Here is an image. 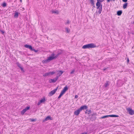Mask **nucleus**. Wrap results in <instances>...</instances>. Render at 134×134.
Here are the masks:
<instances>
[{
  "instance_id": "f257e3e1",
  "label": "nucleus",
  "mask_w": 134,
  "mask_h": 134,
  "mask_svg": "<svg viewBox=\"0 0 134 134\" xmlns=\"http://www.w3.org/2000/svg\"><path fill=\"white\" fill-rule=\"evenodd\" d=\"M59 54H60L59 53L56 56H54V54H52L51 56L49 57L47 59L44 61V63H47L49 62V61L52 60L54 59H55L57 58Z\"/></svg>"
},
{
  "instance_id": "f03ea898",
  "label": "nucleus",
  "mask_w": 134,
  "mask_h": 134,
  "mask_svg": "<svg viewBox=\"0 0 134 134\" xmlns=\"http://www.w3.org/2000/svg\"><path fill=\"white\" fill-rule=\"evenodd\" d=\"M96 6H97V8L98 10V14H100L102 10V5L98 4L97 5L96 4Z\"/></svg>"
},
{
  "instance_id": "7ed1b4c3",
  "label": "nucleus",
  "mask_w": 134,
  "mask_h": 134,
  "mask_svg": "<svg viewBox=\"0 0 134 134\" xmlns=\"http://www.w3.org/2000/svg\"><path fill=\"white\" fill-rule=\"evenodd\" d=\"M119 117V116L118 115H105V116H102V117H101L100 118V119H104V118H107V117Z\"/></svg>"
},
{
  "instance_id": "20e7f679",
  "label": "nucleus",
  "mask_w": 134,
  "mask_h": 134,
  "mask_svg": "<svg viewBox=\"0 0 134 134\" xmlns=\"http://www.w3.org/2000/svg\"><path fill=\"white\" fill-rule=\"evenodd\" d=\"M58 87H57L55 89L53 90L52 91H51L49 93V96H52L55 93L56 91H57Z\"/></svg>"
},
{
  "instance_id": "39448f33",
  "label": "nucleus",
  "mask_w": 134,
  "mask_h": 134,
  "mask_svg": "<svg viewBox=\"0 0 134 134\" xmlns=\"http://www.w3.org/2000/svg\"><path fill=\"white\" fill-rule=\"evenodd\" d=\"M127 110L130 115H132L134 114V111L132 110V109L130 108L127 109Z\"/></svg>"
},
{
  "instance_id": "423d86ee",
  "label": "nucleus",
  "mask_w": 134,
  "mask_h": 134,
  "mask_svg": "<svg viewBox=\"0 0 134 134\" xmlns=\"http://www.w3.org/2000/svg\"><path fill=\"white\" fill-rule=\"evenodd\" d=\"M88 44V48H94L96 47V45L93 43H90Z\"/></svg>"
},
{
  "instance_id": "0eeeda50",
  "label": "nucleus",
  "mask_w": 134,
  "mask_h": 134,
  "mask_svg": "<svg viewBox=\"0 0 134 134\" xmlns=\"http://www.w3.org/2000/svg\"><path fill=\"white\" fill-rule=\"evenodd\" d=\"M30 107L27 106L26 108L24 109L21 112V114L23 115L26 111L29 110L30 108Z\"/></svg>"
},
{
  "instance_id": "6e6552de",
  "label": "nucleus",
  "mask_w": 134,
  "mask_h": 134,
  "mask_svg": "<svg viewBox=\"0 0 134 134\" xmlns=\"http://www.w3.org/2000/svg\"><path fill=\"white\" fill-rule=\"evenodd\" d=\"M55 72H56L57 73V76H59V77L64 72V71L62 70H56Z\"/></svg>"
},
{
  "instance_id": "1a4fd4ad",
  "label": "nucleus",
  "mask_w": 134,
  "mask_h": 134,
  "mask_svg": "<svg viewBox=\"0 0 134 134\" xmlns=\"http://www.w3.org/2000/svg\"><path fill=\"white\" fill-rule=\"evenodd\" d=\"M52 119L50 116H47L45 119L43 120V122H45L48 120H52Z\"/></svg>"
},
{
  "instance_id": "9d476101",
  "label": "nucleus",
  "mask_w": 134,
  "mask_h": 134,
  "mask_svg": "<svg viewBox=\"0 0 134 134\" xmlns=\"http://www.w3.org/2000/svg\"><path fill=\"white\" fill-rule=\"evenodd\" d=\"M88 107L86 105H84L81 106L79 109H80V110L81 111L82 110L86 109Z\"/></svg>"
},
{
  "instance_id": "9b49d317",
  "label": "nucleus",
  "mask_w": 134,
  "mask_h": 134,
  "mask_svg": "<svg viewBox=\"0 0 134 134\" xmlns=\"http://www.w3.org/2000/svg\"><path fill=\"white\" fill-rule=\"evenodd\" d=\"M81 111L79 109L74 111V114L75 115H77L79 114Z\"/></svg>"
},
{
  "instance_id": "f8f14e48",
  "label": "nucleus",
  "mask_w": 134,
  "mask_h": 134,
  "mask_svg": "<svg viewBox=\"0 0 134 134\" xmlns=\"http://www.w3.org/2000/svg\"><path fill=\"white\" fill-rule=\"evenodd\" d=\"M24 47L26 48L30 49L31 50L32 48L31 46L28 45L27 44L24 45Z\"/></svg>"
},
{
  "instance_id": "ddd939ff",
  "label": "nucleus",
  "mask_w": 134,
  "mask_h": 134,
  "mask_svg": "<svg viewBox=\"0 0 134 134\" xmlns=\"http://www.w3.org/2000/svg\"><path fill=\"white\" fill-rule=\"evenodd\" d=\"M104 1V0H97V2L96 4L97 5L98 4L102 5L101 3Z\"/></svg>"
},
{
  "instance_id": "4468645a",
  "label": "nucleus",
  "mask_w": 134,
  "mask_h": 134,
  "mask_svg": "<svg viewBox=\"0 0 134 134\" xmlns=\"http://www.w3.org/2000/svg\"><path fill=\"white\" fill-rule=\"evenodd\" d=\"M110 82L109 81H106V82L104 83V86L105 88L107 87V86H109Z\"/></svg>"
},
{
  "instance_id": "2eb2a0df",
  "label": "nucleus",
  "mask_w": 134,
  "mask_h": 134,
  "mask_svg": "<svg viewBox=\"0 0 134 134\" xmlns=\"http://www.w3.org/2000/svg\"><path fill=\"white\" fill-rule=\"evenodd\" d=\"M16 64L17 66L20 69L21 71L23 70V68L21 67L20 64L18 62H17L16 63Z\"/></svg>"
},
{
  "instance_id": "dca6fc26",
  "label": "nucleus",
  "mask_w": 134,
  "mask_h": 134,
  "mask_svg": "<svg viewBox=\"0 0 134 134\" xmlns=\"http://www.w3.org/2000/svg\"><path fill=\"white\" fill-rule=\"evenodd\" d=\"M122 13V10H119L117 11V14L118 16L120 15Z\"/></svg>"
},
{
  "instance_id": "f3484780",
  "label": "nucleus",
  "mask_w": 134,
  "mask_h": 134,
  "mask_svg": "<svg viewBox=\"0 0 134 134\" xmlns=\"http://www.w3.org/2000/svg\"><path fill=\"white\" fill-rule=\"evenodd\" d=\"M18 13L17 12H15V13H14V17L15 18H17L18 16Z\"/></svg>"
},
{
  "instance_id": "a211bd4d",
  "label": "nucleus",
  "mask_w": 134,
  "mask_h": 134,
  "mask_svg": "<svg viewBox=\"0 0 134 134\" xmlns=\"http://www.w3.org/2000/svg\"><path fill=\"white\" fill-rule=\"evenodd\" d=\"M68 90V87L67 86H65L62 90L64 91L65 92L67 91Z\"/></svg>"
},
{
  "instance_id": "6ab92c4d",
  "label": "nucleus",
  "mask_w": 134,
  "mask_h": 134,
  "mask_svg": "<svg viewBox=\"0 0 134 134\" xmlns=\"http://www.w3.org/2000/svg\"><path fill=\"white\" fill-rule=\"evenodd\" d=\"M52 12L53 13L56 14H59V12L57 10H52Z\"/></svg>"
},
{
  "instance_id": "aec40b11",
  "label": "nucleus",
  "mask_w": 134,
  "mask_h": 134,
  "mask_svg": "<svg viewBox=\"0 0 134 134\" xmlns=\"http://www.w3.org/2000/svg\"><path fill=\"white\" fill-rule=\"evenodd\" d=\"M127 6V3H125L124 4H123V8L124 9H125L126 8Z\"/></svg>"
},
{
  "instance_id": "412c9836",
  "label": "nucleus",
  "mask_w": 134,
  "mask_h": 134,
  "mask_svg": "<svg viewBox=\"0 0 134 134\" xmlns=\"http://www.w3.org/2000/svg\"><path fill=\"white\" fill-rule=\"evenodd\" d=\"M82 48L84 49H86L87 48H88V44H87L83 46L82 47Z\"/></svg>"
},
{
  "instance_id": "4be33fe9",
  "label": "nucleus",
  "mask_w": 134,
  "mask_h": 134,
  "mask_svg": "<svg viewBox=\"0 0 134 134\" xmlns=\"http://www.w3.org/2000/svg\"><path fill=\"white\" fill-rule=\"evenodd\" d=\"M49 75H53L54 74H55V73H56V72L55 71H52V72H49Z\"/></svg>"
},
{
  "instance_id": "5701e85b",
  "label": "nucleus",
  "mask_w": 134,
  "mask_h": 134,
  "mask_svg": "<svg viewBox=\"0 0 134 134\" xmlns=\"http://www.w3.org/2000/svg\"><path fill=\"white\" fill-rule=\"evenodd\" d=\"M49 75V72H47L45 73L43 75V76H46Z\"/></svg>"
},
{
  "instance_id": "b1692460",
  "label": "nucleus",
  "mask_w": 134,
  "mask_h": 134,
  "mask_svg": "<svg viewBox=\"0 0 134 134\" xmlns=\"http://www.w3.org/2000/svg\"><path fill=\"white\" fill-rule=\"evenodd\" d=\"M49 82L50 83H54L56 82L54 79H51L50 80H49Z\"/></svg>"
},
{
  "instance_id": "393cba45",
  "label": "nucleus",
  "mask_w": 134,
  "mask_h": 134,
  "mask_svg": "<svg viewBox=\"0 0 134 134\" xmlns=\"http://www.w3.org/2000/svg\"><path fill=\"white\" fill-rule=\"evenodd\" d=\"M40 101V102H41V103H43L45 102V99L44 98L41 99Z\"/></svg>"
},
{
  "instance_id": "a878e982",
  "label": "nucleus",
  "mask_w": 134,
  "mask_h": 134,
  "mask_svg": "<svg viewBox=\"0 0 134 134\" xmlns=\"http://www.w3.org/2000/svg\"><path fill=\"white\" fill-rule=\"evenodd\" d=\"M91 3L92 5H94V0H90Z\"/></svg>"
},
{
  "instance_id": "bb28decb",
  "label": "nucleus",
  "mask_w": 134,
  "mask_h": 134,
  "mask_svg": "<svg viewBox=\"0 0 134 134\" xmlns=\"http://www.w3.org/2000/svg\"><path fill=\"white\" fill-rule=\"evenodd\" d=\"M97 115L96 113H94L92 114V115L96 119V115Z\"/></svg>"
},
{
  "instance_id": "cd10ccee",
  "label": "nucleus",
  "mask_w": 134,
  "mask_h": 134,
  "mask_svg": "<svg viewBox=\"0 0 134 134\" xmlns=\"http://www.w3.org/2000/svg\"><path fill=\"white\" fill-rule=\"evenodd\" d=\"M59 76H57L54 79L55 82L57 80L58 78H59Z\"/></svg>"
},
{
  "instance_id": "c85d7f7f",
  "label": "nucleus",
  "mask_w": 134,
  "mask_h": 134,
  "mask_svg": "<svg viewBox=\"0 0 134 134\" xmlns=\"http://www.w3.org/2000/svg\"><path fill=\"white\" fill-rule=\"evenodd\" d=\"M66 30V32L67 33H69L70 32V30H69L67 28H65Z\"/></svg>"
},
{
  "instance_id": "c756f323",
  "label": "nucleus",
  "mask_w": 134,
  "mask_h": 134,
  "mask_svg": "<svg viewBox=\"0 0 134 134\" xmlns=\"http://www.w3.org/2000/svg\"><path fill=\"white\" fill-rule=\"evenodd\" d=\"M63 95V94L60 93V95H59V96H58V98L59 99V98H60Z\"/></svg>"
},
{
  "instance_id": "7c9ffc66",
  "label": "nucleus",
  "mask_w": 134,
  "mask_h": 134,
  "mask_svg": "<svg viewBox=\"0 0 134 134\" xmlns=\"http://www.w3.org/2000/svg\"><path fill=\"white\" fill-rule=\"evenodd\" d=\"M2 6L3 7H5L6 6V4L5 3H3L2 4Z\"/></svg>"
},
{
  "instance_id": "2f4dec72",
  "label": "nucleus",
  "mask_w": 134,
  "mask_h": 134,
  "mask_svg": "<svg viewBox=\"0 0 134 134\" xmlns=\"http://www.w3.org/2000/svg\"><path fill=\"white\" fill-rule=\"evenodd\" d=\"M31 51H34L35 52H36L38 51V50H36L34 48H32Z\"/></svg>"
},
{
  "instance_id": "473e14b6",
  "label": "nucleus",
  "mask_w": 134,
  "mask_h": 134,
  "mask_svg": "<svg viewBox=\"0 0 134 134\" xmlns=\"http://www.w3.org/2000/svg\"><path fill=\"white\" fill-rule=\"evenodd\" d=\"M75 70L74 69L72 70V71L70 72V74H73L74 72H75Z\"/></svg>"
},
{
  "instance_id": "72a5a7b5",
  "label": "nucleus",
  "mask_w": 134,
  "mask_h": 134,
  "mask_svg": "<svg viewBox=\"0 0 134 134\" xmlns=\"http://www.w3.org/2000/svg\"><path fill=\"white\" fill-rule=\"evenodd\" d=\"M65 92L64 91L62 90L60 93L63 95Z\"/></svg>"
},
{
  "instance_id": "f704fd0d",
  "label": "nucleus",
  "mask_w": 134,
  "mask_h": 134,
  "mask_svg": "<svg viewBox=\"0 0 134 134\" xmlns=\"http://www.w3.org/2000/svg\"><path fill=\"white\" fill-rule=\"evenodd\" d=\"M129 61V60L128 58H127V63H128Z\"/></svg>"
},
{
  "instance_id": "c9c22d12",
  "label": "nucleus",
  "mask_w": 134,
  "mask_h": 134,
  "mask_svg": "<svg viewBox=\"0 0 134 134\" xmlns=\"http://www.w3.org/2000/svg\"><path fill=\"white\" fill-rule=\"evenodd\" d=\"M41 103V102H40V101L39 102H38V103H37V105H39Z\"/></svg>"
},
{
  "instance_id": "e433bc0d",
  "label": "nucleus",
  "mask_w": 134,
  "mask_h": 134,
  "mask_svg": "<svg viewBox=\"0 0 134 134\" xmlns=\"http://www.w3.org/2000/svg\"><path fill=\"white\" fill-rule=\"evenodd\" d=\"M78 97V96L77 95H76L75 96V98H77Z\"/></svg>"
},
{
  "instance_id": "4c0bfd02",
  "label": "nucleus",
  "mask_w": 134,
  "mask_h": 134,
  "mask_svg": "<svg viewBox=\"0 0 134 134\" xmlns=\"http://www.w3.org/2000/svg\"><path fill=\"white\" fill-rule=\"evenodd\" d=\"M69 24V20H67V22L66 24Z\"/></svg>"
},
{
  "instance_id": "58836bf2",
  "label": "nucleus",
  "mask_w": 134,
  "mask_h": 134,
  "mask_svg": "<svg viewBox=\"0 0 134 134\" xmlns=\"http://www.w3.org/2000/svg\"><path fill=\"white\" fill-rule=\"evenodd\" d=\"M122 1L124 2H126L127 1V0H122Z\"/></svg>"
},
{
  "instance_id": "ea45409f",
  "label": "nucleus",
  "mask_w": 134,
  "mask_h": 134,
  "mask_svg": "<svg viewBox=\"0 0 134 134\" xmlns=\"http://www.w3.org/2000/svg\"><path fill=\"white\" fill-rule=\"evenodd\" d=\"M81 134H87V132H84L82 133H81Z\"/></svg>"
},
{
  "instance_id": "a19ab883",
  "label": "nucleus",
  "mask_w": 134,
  "mask_h": 134,
  "mask_svg": "<svg viewBox=\"0 0 134 134\" xmlns=\"http://www.w3.org/2000/svg\"><path fill=\"white\" fill-rule=\"evenodd\" d=\"M91 110H89L88 111V114H90L91 113Z\"/></svg>"
},
{
  "instance_id": "79ce46f5",
  "label": "nucleus",
  "mask_w": 134,
  "mask_h": 134,
  "mask_svg": "<svg viewBox=\"0 0 134 134\" xmlns=\"http://www.w3.org/2000/svg\"><path fill=\"white\" fill-rule=\"evenodd\" d=\"M0 31L2 33V34H3L4 33V32L3 30H0Z\"/></svg>"
},
{
  "instance_id": "37998d69",
  "label": "nucleus",
  "mask_w": 134,
  "mask_h": 134,
  "mask_svg": "<svg viewBox=\"0 0 134 134\" xmlns=\"http://www.w3.org/2000/svg\"><path fill=\"white\" fill-rule=\"evenodd\" d=\"M88 110H86V111L85 112L86 113H88Z\"/></svg>"
},
{
  "instance_id": "c03bdc74",
  "label": "nucleus",
  "mask_w": 134,
  "mask_h": 134,
  "mask_svg": "<svg viewBox=\"0 0 134 134\" xmlns=\"http://www.w3.org/2000/svg\"><path fill=\"white\" fill-rule=\"evenodd\" d=\"M20 1L21 2H22V0H20Z\"/></svg>"
},
{
  "instance_id": "a18cd8bd",
  "label": "nucleus",
  "mask_w": 134,
  "mask_h": 134,
  "mask_svg": "<svg viewBox=\"0 0 134 134\" xmlns=\"http://www.w3.org/2000/svg\"><path fill=\"white\" fill-rule=\"evenodd\" d=\"M106 69H103V70H106Z\"/></svg>"
}]
</instances>
